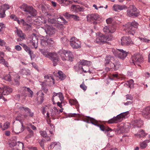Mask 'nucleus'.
I'll use <instances>...</instances> for the list:
<instances>
[{
	"mask_svg": "<svg viewBox=\"0 0 150 150\" xmlns=\"http://www.w3.org/2000/svg\"><path fill=\"white\" fill-rule=\"evenodd\" d=\"M19 111L23 115H18L16 118V119L17 120H19L21 122V120L24 119L26 118L28 115L25 113L27 112L29 114V115L31 117H32L33 115V113L31 112L30 109L27 107H24L23 106H20L18 108Z\"/></svg>",
	"mask_w": 150,
	"mask_h": 150,
	"instance_id": "obj_1",
	"label": "nucleus"
},
{
	"mask_svg": "<svg viewBox=\"0 0 150 150\" xmlns=\"http://www.w3.org/2000/svg\"><path fill=\"white\" fill-rule=\"evenodd\" d=\"M39 50L45 57L50 58L52 61L54 66H55L57 64L59 59L55 53L49 52L40 49Z\"/></svg>",
	"mask_w": 150,
	"mask_h": 150,
	"instance_id": "obj_2",
	"label": "nucleus"
},
{
	"mask_svg": "<svg viewBox=\"0 0 150 150\" xmlns=\"http://www.w3.org/2000/svg\"><path fill=\"white\" fill-rule=\"evenodd\" d=\"M20 8L23 11L26 12V14L30 15L27 17V19L31 17V16H34L37 14L36 11L33 8V7L28 6L25 4H23L20 6Z\"/></svg>",
	"mask_w": 150,
	"mask_h": 150,
	"instance_id": "obj_3",
	"label": "nucleus"
},
{
	"mask_svg": "<svg viewBox=\"0 0 150 150\" xmlns=\"http://www.w3.org/2000/svg\"><path fill=\"white\" fill-rule=\"evenodd\" d=\"M138 23L135 21L126 24L124 29L126 32L129 34L134 35L135 33V28L138 26Z\"/></svg>",
	"mask_w": 150,
	"mask_h": 150,
	"instance_id": "obj_4",
	"label": "nucleus"
},
{
	"mask_svg": "<svg viewBox=\"0 0 150 150\" xmlns=\"http://www.w3.org/2000/svg\"><path fill=\"white\" fill-rule=\"evenodd\" d=\"M62 59L63 61H72L74 58L71 52L66 50H60L59 52Z\"/></svg>",
	"mask_w": 150,
	"mask_h": 150,
	"instance_id": "obj_5",
	"label": "nucleus"
},
{
	"mask_svg": "<svg viewBox=\"0 0 150 150\" xmlns=\"http://www.w3.org/2000/svg\"><path fill=\"white\" fill-rule=\"evenodd\" d=\"M88 22H92L94 24H97L103 21L102 17L97 14L93 13L89 14L87 16Z\"/></svg>",
	"mask_w": 150,
	"mask_h": 150,
	"instance_id": "obj_6",
	"label": "nucleus"
},
{
	"mask_svg": "<svg viewBox=\"0 0 150 150\" xmlns=\"http://www.w3.org/2000/svg\"><path fill=\"white\" fill-rule=\"evenodd\" d=\"M112 39V37L111 36L109 37V36L100 33L97 36L96 41L97 43L101 45L106 43L107 41H110Z\"/></svg>",
	"mask_w": 150,
	"mask_h": 150,
	"instance_id": "obj_7",
	"label": "nucleus"
},
{
	"mask_svg": "<svg viewBox=\"0 0 150 150\" xmlns=\"http://www.w3.org/2000/svg\"><path fill=\"white\" fill-rule=\"evenodd\" d=\"M129 113V112L128 111L121 113L116 117H114L112 118L109 120L108 122L109 123L112 124L120 122L122 120L123 118L126 117Z\"/></svg>",
	"mask_w": 150,
	"mask_h": 150,
	"instance_id": "obj_8",
	"label": "nucleus"
},
{
	"mask_svg": "<svg viewBox=\"0 0 150 150\" xmlns=\"http://www.w3.org/2000/svg\"><path fill=\"white\" fill-rule=\"evenodd\" d=\"M69 42L70 45L73 49H77L81 47V42L75 37H72L71 38Z\"/></svg>",
	"mask_w": 150,
	"mask_h": 150,
	"instance_id": "obj_9",
	"label": "nucleus"
},
{
	"mask_svg": "<svg viewBox=\"0 0 150 150\" xmlns=\"http://www.w3.org/2000/svg\"><path fill=\"white\" fill-rule=\"evenodd\" d=\"M113 54L120 59H124L127 55V52L122 49L112 50Z\"/></svg>",
	"mask_w": 150,
	"mask_h": 150,
	"instance_id": "obj_10",
	"label": "nucleus"
},
{
	"mask_svg": "<svg viewBox=\"0 0 150 150\" xmlns=\"http://www.w3.org/2000/svg\"><path fill=\"white\" fill-rule=\"evenodd\" d=\"M139 13L136 8L134 6H131L127 11V15L130 17H134L138 16Z\"/></svg>",
	"mask_w": 150,
	"mask_h": 150,
	"instance_id": "obj_11",
	"label": "nucleus"
},
{
	"mask_svg": "<svg viewBox=\"0 0 150 150\" xmlns=\"http://www.w3.org/2000/svg\"><path fill=\"white\" fill-rule=\"evenodd\" d=\"M59 99L60 101L64 100V97L62 93L54 92L52 94V100L53 102V104H56V103L55 102L58 101Z\"/></svg>",
	"mask_w": 150,
	"mask_h": 150,
	"instance_id": "obj_12",
	"label": "nucleus"
},
{
	"mask_svg": "<svg viewBox=\"0 0 150 150\" xmlns=\"http://www.w3.org/2000/svg\"><path fill=\"white\" fill-rule=\"evenodd\" d=\"M133 63L135 65H139V64L142 63L143 61V58L141 54H134L132 57Z\"/></svg>",
	"mask_w": 150,
	"mask_h": 150,
	"instance_id": "obj_13",
	"label": "nucleus"
},
{
	"mask_svg": "<svg viewBox=\"0 0 150 150\" xmlns=\"http://www.w3.org/2000/svg\"><path fill=\"white\" fill-rule=\"evenodd\" d=\"M28 40L34 47L36 49L38 47V39L36 35L33 33L29 37Z\"/></svg>",
	"mask_w": 150,
	"mask_h": 150,
	"instance_id": "obj_14",
	"label": "nucleus"
},
{
	"mask_svg": "<svg viewBox=\"0 0 150 150\" xmlns=\"http://www.w3.org/2000/svg\"><path fill=\"white\" fill-rule=\"evenodd\" d=\"M120 43L122 45H128L133 44V42L129 37L124 36L120 40Z\"/></svg>",
	"mask_w": 150,
	"mask_h": 150,
	"instance_id": "obj_15",
	"label": "nucleus"
},
{
	"mask_svg": "<svg viewBox=\"0 0 150 150\" xmlns=\"http://www.w3.org/2000/svg\"><path fill=\"white\" fill-rule=\"evenodd\" d=\"M44 28L46 33L49 35H52L55 33V29L52 26L46 24L45 25Z\"/></svg>",
	"mask_w": 150,
	"mask_h": 150,
	"instance_id": "obj_16",
	"label": "nucleus"
},
{
	"mask_svg": "<svg viewBox=\"0 0 150 150\" xmlns=\"http://www.w3.org/2000/svg\"><path fill=\"white\" fill-rule=\"evenodd\" d=\"M23 124L21 122V124L16 125L13 129L12 131L18 134L22 132L24 130Z\"/></svg>",
	"mask_w": 150,
	"mask_h": 150,
	"instance_id": "obj_17",
	"label": "nucleus"
},
{
	"mask_svg": "<svg viewBox=\"0 0 150 150\" xmlns=\"http://www.w3.org/2000/svg\"><path fill=\"white\" fill-rule=\"evenodd\" d=\"M91 123L95 125L99 126L100 129L103 131H112V129L110 128L106 127L102 125H99L98 124L97 121L95 120H92L91 121Z\"/></svg>",
	"mask_w": 150,
	"mask_h": 150,
	"instance_id": "obj_18",
	"label": "nucleus"
},
{
	"mask_svg": "<svg viewBox=\"0 0 150 150\" xmlns=\"http://www.w3.org/2000/svg\"><path fill=\"white\" fill-rule=\"evenodd\" d=\"M53 43L54 41L51 38H49L47 39L45 38L41 39V44L43 46H45V45L50 46Z\"/></svg>",
	"mask_w": 150,
	"mask_h": 150,
	"instance_id": "obj_19",
	"label": "nucleus"
},
{
	"mask_svg": "<svg viewBox=\"0 0 150 150\" xmlns=\"http://www.w3.org/2000/svg\"><path fill=\"white\" fill-rule=\"evenodd\" d=\"M115 31V29L114 27L110 25L106 26L103 29V32L105 34L113 33Z\"/></svg>",
	"mask_w": 150,
	"mask_h": 150,
	"instance_id": "obj_20",
	"label": "nucleus"
},
{
	"mask_svg": "<svg viewBox=\"0 0 150 150\" xmlns=\"http://www.w3.org/2000/svg\"><path fill=\"white\" fill-rule=\"evenodd\" d=\"M142 115L145 118L150 119V107L145 108L142 112Z\"/></svg>",
	"mask_w": 150,
	"mask_h": 150,
	"instance_id": "obj_21",
	"label": "nucleus"
},
{
	"mask_svg": "<svg viewBox=\"0 0 150 150\" xmlns=\"http://www.w3.org/2000/svg\"><path fill=\"white\" fill-rule=\"evenodd\" d=\"M13 89L12 88L10 87L4 86L3 88V93L4 95H7L11 93Z\"/></svg>",
	"mask_w": 150,
	"mask_h": 150,
	"instance_id": "obj_22",
	"label": "nucleus"
},
{
	"mask_svg": "<svg viewBox=\"0 0 150 150\" xmlns=\"http://www.w3.org/2000/svg\"><path fill=\"white\" fill-rule=\"evenodd\" d=\"M126 8V7L125 5H120L117 4H115L113 7V9L115 11H118L122 10Z\"/></svg>",
	"mask_w": 150,
	"mask_h": 150,
	"instance_id": "obj_23",
	"label": "nucleus"
},
{
	"mask_svg": "<svg viewBox=\"0 0 150 150\" xmlns=\"http://www.w3.org/2000/svg\"><path fill=\"white\" fill-rule=\"evenodd\" d=\"M51 115L52 117L53 118L55 116L59 114V110L56 107H54L53 109L51 110Z\"/></svg>",
	"mask_w": 150,
	"mask_h": 150,
	"instance_id": "obj_24",
	"label": "nucleus"
},
{
	"mask_svg": "<svg viewBox=\"0 0 150 150\" xmlns=\"http://www.w3.org/2000/svg\"><path fill=\"white\" fill-rule=\"evenodd\" d=\"M71 10L74 12L83 11V9L78 5H72L71 7Z\"/></svg>",
	"mask_w": 150,
	"mask_h": 150,
	"instance_id": "obj_25",
	"label": "nucleus"
},
{
	"mask_svg": "<svg viewBox=\"0 0 150 150\" xmlns=\"http://www.w3.org/2000/svg\"><path fill=\"white\" fill-rule=\"evenodd\" d=\"M147 134L142 129L140 130L137 134H135V136L137 137L140 138L141 137H143L145 136Z\"/></svg>",
	"mask_w": 150,
	"mask_h": 150,
	"instance_id": "obj_26",
	"label": "nucleus"
},
{
	"mask_svg": "<svg viewBox=\"0 0 150 150\" xmlns=\"http://www.w3.org/2000/svg\"><path fill=\"white\" fill-rule=\"evenodd\" d=\"M129 129V127L128 124H125L122 126L120 129L122 133H126L128 132Z\"/></svg>",
	"mask_w": 150,
	"mask_h": 150,
	"instance_id": "obj_27",
	"label": "nucleus"
},
{
	"mask_svg": "<svg viewBox=\"0 0 150 150\" xmlns=\"http://www.w3.org/2000/svg\"><path fill=\"white\" fill-rule=\"evenodd\" d=\"M150 142V139L146 140L140 144V148L142 149L145 148L147 146V143Z\"/></svg>",
	"mask_w": 150,
	"mask_h": 150,
	"instance_id": "obj_28",
	"label": "nucleus"
},
{
	"mask_svg": "<svg viewBox=\"0 0 150 150\" xmlns=\"http://www.w3.org/2000/svg\"><path fill=\"white\" fill-rule=\"evenodd\" d=\"M21 23L23 25L24 27L27 29H30L31 28L32 24L30 25L28 23H27L23 19H21Z\"/></svg>",
	"mask_w": 150,
	"mask_h": 150,
	"instance_id": "obj_29",
	"label": "nucleus"
},
{
	"mask_svg": "<svg viewBox=\"0 0 150 150\" xmlns=\"http://www.w3.org/2000/svg\"><path fill=\"white\" fill-rule=\"evenodd\" d=\"M57 76L61 80L64 79L66 77L65 75L61 71H59L57 72Z\"/></svg>",
	"mask_w": 150,
	"mask_h": 150,
	"instance_id": "obj_30",
	"label": "nucleus"
},
{
	"mask_svg": "<svg viewBox=\"0 0 150 150\" xmlns=\"http://www.w3.org/2000/svg\"><path fill=\"white\" fill-rule=\"evenodd\" d=\"M20 45H21L23 47L25 50L26 52H28L30 55L31 54L32 51H31L30 48L27 45L25 44H20Z\"/></svg>",
	"mask_w": 150,
	"mask_h": 150,
	"instance_id": "obj_31",
	"label": "nucleus"
},
{
	"mask_svg": "<svg viewBox=\"0 0 150 150\" xmlns=\"http://www.w3.org/2000/svg\"><path fill=\"white\" fill-rule=\"evenodd\" d=\"M0 63L4 65L7 67H8V63L4 59V57L0 56Z\"/></svg>",
	"mask_w": 150,
	"mask_h": 150,
	"instance_id": "obj_32",
	"label": "nucleus"
},
{
	"mask_svg": "<svg viewBox=\"0 0 150 150\" xmlns=\"http://www.w3.org/2000/svg\"><path fill=\"white\" fill-rule=\"evenodd\" d=\"M80 63L83 65H86L88 66H90L91 64V62L90 61L82 60H81L80 62Z\"/></svg>",
	"mask_w": 150,
	"mask_h": 150,
	"instance_id": "obj_33",
	"label": "nucleus"
},
{
	"mask_svg": "<svg viewBox=\"0 0 150 150\" xmlns=\"http://www.w3.org/2000/svg\"><path fill=\"white\" fill-rule=\"evenodd\" d=\"M24 90L25 91H27L29 93V97L31 98L33 97V92L29 88H28L26 87H24Z\"/></svg>",
	"mask_w": 150,
	"mask_h": 150,
	"instance_id": "obj_34",
	"label": "nucleus"
},
{
	"mask_svg": "<svg viewBox=\"0 0 150 150\" xmlns=\"http://www.w3.org/2000/svg\"><path fill=\"white\" fill-rule=\"evenodd\" d=\"M113 57H112L110 55H108L106 57V59L105 60V65H107L110 62V60H113Z\"/></svg>",
	"mask_w": 150,
	"mask_h": 150,
	"instance_id": "obj_35",
	"label": "nucleus"
},
{
	"mask_svg": "<svg viewBox=\"0 0 150 150\" xmlns=\"http://www.w3.org/2000/svg\"><path fill=\"white\" fill-rule=\"evenodd\" d=\"M16 33H17V35L19 37L23 38H24V34L23 33L21 30L17 29Z\"/></svg>",
	"mask_w": 150,
	"mask_h": 150,
	"instance_id": "obj_36",
	"label": "nucleus"
},
{
	"mask_svg": "<svg viewBox=\"0 0 150 150\" xmlns=\"http://www.w3.org/2000/svg\"><path fill=\"white\" fill-rule=\"evenodd\" d=\"M19 145L18 146H20L19 148L23 149V144L21 142H18ZM20 148L18 149V148L17 146L16 145L12 149V150H19Z\"/></svg>",
	"mask_w": 150,
	"mask_h": 150,
	"instance_id": "obj_37",
	"label": "nucleus"
},
{
	"mask_svg": "<svg viewBox=\"0 0 150 150\" xmlns=\"http://www.w3.org/2000/svg\"><path fill=\"white\" fill-rule=\"evenodd\" d=\"M9 8V5L6 4H4L1 6V9L3 11H4L5 12L6 10L8 9Z\"/></svg>",
	"mask_w": 150,
	"mask_h": 150,
	"instance_id": "obj_38",
	"label": "nucleus"
},
{
	"mask_svg": "<svg viewBox=\"0 0 150 150\" xmlns=\"http://www.w3.org/2000/svg\"><path fill=\"white\" fill-rule=\"evenodd\" d=\"M127 84L128 85L130 88L133 87L134 86V81L132 79H130L127 81Z\"/></svg>",
	"mask_w": 150,
	"mask_h": 150,
	"instance_id": "obj_39",
	"label": "nucleus"
},
{
	"mask_svg": "<svg viewBox=\"0 0 150 150\" xmlns=\"http://www.w3.org/2000/svg\"><path fill=\"white\" fill-rule=\"evenodd\" d=\"M10 123L8 122L5 123L3 125V128H2V130H4L8 129L10 125Z\"/></svg>",
	"mask_w": 150,
	"mask_h": 150,
	"instance_id": "obj_40",
	"label": "nucleus"
},
{
	"mask_svg": "<svg viewBox=\"0 0 150 150\" xmlns=\"http://www.w3.org/2000/svg\"><path fill=\"white\" fill-rule=\"evenodd\" d=\"M16 79H14V82L15 85L17 86H18L19 85V80L20 79V77L19 76L17 75L16 76Z\"/></svg>",
	"mask_w": 150,
	"mask_h": 150,
	"instance_id": "obj_41",
	"label": "nucleus"
},
{
	"mask_svg": "<svg viewBox=\"0 0 150 150\" xmlns=\"http://www.w3.org/2000/svg\"><path fill=\"white\" fill-rule=\"evenodd\" d=\"M4 79L6 81H11V77L10 74L6 75L4 77Z\"/></svg>",
	"mask_w": 150,
	"mask_h": 150,
	"instance_id": "obj_42",
	"label": "nucleus"
},
{
	"mask_svg": "<svg viewBox=\"0 0 150 150\" xmlns=\"http://www.w3.org/2000/svg\"><path fill=\"white\" fill-rule=\"evenodd\" d=\"M27 129L30 133V134L28 135L26 137L27 138H30L33 136V132L30 130L29 128H28V129L27 128Z\"/></svg>",
	"mask_w": 150,
	"mask_h": 150,
	"instance_id": "obj_43",
	"label": "nucleus"
},
{
	"mask_svg": "<svg viewBox=\"0 0 150 150\" xmlns=\"http://www.w3.org/2000/svg\"><path fill=\"white\" fill-rule=\"evenodd\" d=\"M48 122V124L49 125L48 128L49 129H50L52 131H54L55 129V127L53 125H52L50 122V121Z\"/></svg>",
	"mask_w": 150,
	"mask_h": 150,
	"instance_id": "obj_44",
	"label": "nucleus"
},
{
	"mask_svg": "<svg viewBox=\"0 0 150 150\" xmlns=\"http://www.w3.org/2000/svg\"><path fill=\"white\" fill-rule=\"evenodd\" d=\"M69 102L71 105H76L78 103L77 100L73 99H70L69 100Z\"/></svg>",
	"mask_w": 150,
	"mask_h": 150,
	"instance_id": "obj_45",
	"label": "nucleus"
},
{
	"mask_svg": "<svg viewBox=\"0 0 150 150\" xmlns=\"http://www.w3.org/2000/svg\"><path fill=\"white\" fill-rule=\"evenodd\" d=\"M61 40L62 43L65 45L67 44L69 42L68 40L66 37L62 38Z\"/></svg>",
	"mask_w": 150,
	"mask_h": 150,
	"instance_id": "obj_46",
	"label": "nucleus"
},
{
	"mask_svg": "<svg viewBox=\"0 0 150 150\" xmlns=\"http://www.w3.org/2000/svg\"><path fill=\"white\" fill-rule=\"evenodd\" d=\"M40 135L43 137H46L47 134L45 131H41L40 132Z\"/></svg>",
	"mask_w": 150,
	"mask_h": 150,
	"instance_id": "obj_47",
	"label": "nucleus"
},
{
	"mask_svg": "<svg viewBox=\"0 0 150 150\" xmlns=\"http://www.w3.org/2000/svg\"><path fill=\"white\" fill-rule=\"evenodd\" d=\"M137 127H141L143 125V122L142 121L139 120H137V122H136Z\"/></svg>",
	"mask_w": 150,
	"mask_h": 150,
	"instance_id": "obj_48",
	"label": "nucleus"
},
{
	"mask_svg": "<svg viewBox=\"0 0 150 150\" xmlns=\"http://www.w3.org/2000/svg\"><path fill=\"white\" fill-rule=\"evenodd\" d=\"M114 19L112 18H109L106 20V22L107 24L111 23L113 21Z\"/></svg>",
	"mask_w": 150,
	"mask_h": 150,
	"instance_id": "obj_49",
	"label": "nucleus"
},
{
	"mask_svg": "<svg viewBox=\"0 0 150 150\" xmlns=\"http://www.w3.org/2000/svg\"><path fill=\"white\" fill-rule=\"evenodd\" d=\"M80 87L84 91H85L87 88V86L85 85L84 82H83L80 85Z\"/></svg>",
	"mask_w": 150,
	"mask_h": 150,
	"instance_id": "obj_50",
	"label": "nucleus"
},
{
	"mask_svg": "<svg viewBox=\"0 0 150 150\" xmlns=\"http://www.w3.org/2000/svg\"><path fill=\"white\" fill-rule=\"evenodd\" d=\"M5 16V12L4 11H3L1 9L0 11V17L3 18Z\"/></svg>",
	"mask_w": 150,
	"mask_h": 150,
	"instance_id": "obj_51",
	"label": "nucleus"
},
{
	"mask_svg": "<svg viewBox=\"0 0 150 150\" xmlns=\"http://www.w3.org/2000/svg\"><path fill=\"white\" fill-rule=\"evenodd\" d=\"M45 78L46 79H51L52 80V82L53 84H54V79H53L52 77H49L48 75L45 76H44Z\"/></svg>",
	"mask_w": 150,
	"mask_h": 150,
	"instance_id": "obj_52",
	"label": "nucleus"
},
{
	"mask_svg": "<svg viewBox=\"0 0 150 150\" xmlns=\"http://www.w3.org/2000/svg\"><path fill=\"white\" fill-rule=\"evenodd\" d=\"M63 15L67 18H71V15L69 14L67 12L64 13L63 14Z\"/></svg>",
	"mask_w": 150,
	"mask_h": 150,
	"instance_id": "obj_53",
	"label": "nucleus"
},
{
	"mask_svg": "<svg viewBox=\"0 0 150 150\" xmlns=\"http://www.w3.org/2000/svg\"><path fill=\"white\" fill-rule=\"evenodd\" d=\"M120 65L119 62H117L115 64V70L117 69L120 67Z\"/></svg>",
	"mask_w": 150,
	"mask_h": 150,
	"instance_id": "obj_54",
	"label": "nucleus"
},
{
	"mask_svg": "<svg viewBox=\"0 0 150 150\" xmlns=\"http://www.w3.org/2000/svg\"><path fill=\"white\" fill-rule=\"evenodd\" d=\"M71 18H73L75 20L78 21L79 20V17L77 16L71 15Z\"/></svg>",
	"mask_w": 150,
	"mask_h": 150,
	"instance_id": "obj_55",
	"label": "nucleus"
},
{
	"mask_svg": "<svg viewBox=\"0 0 150 150\" xmlns=\"http://www.w3.org/2000/svg\"><path fill=\"white\" fill-rule=\"evenodd\" d=\"M139 38L141 40L143 41V42H148L149 41H150V40L147 39L145 38Z\"/></svg>",
	"mask_w": 150,
	"mask_h": 150,
	"instance_id": "obj_56",
	"label": "nucleus"
},
{
	"mask_svg": "<svg viewBox=\"0 0 150 150\" xmlns=\"http://www.w3.org/2000/svg\"><path fill=\"white\" fill-rule=\"evenodd\" d=\"M63 100L61 101V102L58 101L56 103V104H57V105L60 108H62V103H63Z\"/></svg>",
	"mask_w": 150,
	"mask_h": 150,
	"instance_id": "obj_57",
	"label": "nucleus"
},
{
	"mask_svg": "<svg viewBox=\"0 0 150 150\" xmlns=\"http://www.w3.org/2000/svg\"><path fill=\"white\" fill-rule=\"evenodd\" d=\"M15 48L18 51H20L22 49L21 47L19 45H16L15 46Z\"/></svg>",
	"mask_w": 150,
	"mask_h": 150,
	"instance_id": "obj_58",
	"label": "nucleus"
},
{
	"mask_svg": "<svg viewBox=\"0 0 150 150\" xmlns=\"http://www.w3.org/2000/svg\"><path fill=\"white\" fill-rule=\"evenodd\" d=\"M126 99L127 100H132L133 99V98L131 95H127L126 96Z\"/></svg>",
	"mask_w": 150,
	"mask_h": 150,
	"instance_id": "obj_59",
	"label": "nucleus"
},
{
	"mask_svg": "<svg viewBox=\"0 0 150 150\" xmlns=\"http://www.w3.org/2000/svg\"><path fill=\"white\" fill-rule=\"evenodd\" d=\"M9 145L10 146L11 148H12V147L13 148L17 145L16 142H11L10 144Z\"/></svg>",
	"mask_w": 150,
	"mask_h": 150,
	"instance_id": "obj_60",
	"label": "nucleus"
},
{
	"mask_svg": "<svg viewBox=\"0 0 150 150\" xmlns=\"http://www.w3.org/2000/svg\"><path fill=\"white\" fill-rule=\"evenodd\" d=\"M5 42L3 40L0 39V46H4L5 45Z\"/></svg>",
	"mask_w": 150,
	"mask_h": 150,
	"instance_id": "obj_61",
	"label": "nucleus"
},
{
	"mask_svg": "<svg viewBox=\"0 0 150 150\" xmlns=\"http://www.w3.org/2000/svg\"><path fill=\"white\" fill-rule=\"evenodd\" d=\"M57 1L59 4H62L64 3H66L68 1V0H57Z\"/></svg>",
	"mask_w": 150,
	"mask_h": 150,
	"instance_id": "obj_62",
	"label": "nucleus"
},
{
	"mask_svg": "<svg viewBox=\"0 0 150 150\" xmlns=\"http://www.w3.org/2000/svg\"><path fill=\"white\" fill-rule=\"evenodd\" d=\"M10 17L11 18L14 19V20H16L17 18V17L15 16V15H11L10 16Z\"/></svg>",
	"mask_w": 150,
	"mask_h": 150,
	"instance_id": "obj_63",
	"label": "nucleus"
},
{
	"mask_svg": "<svg viewBox=\"0 0 150 150\" xmlns=\"http://www.w3.org/2000/svg\"><path fill=\"white\" fill-rule=\"evenodd\" d=\"M3 89H1L0 88V99L3 98Z\"/></svg>",
	"mask_w": 150,
	"mask_h": 150,
	"instance_id": "obj_64",
	"label": "nucleus"
}]
</instances>
